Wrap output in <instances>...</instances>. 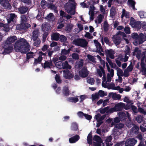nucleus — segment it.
<instances>
[{
	"label": "nucleus",
	"instance_id": "obj_1",
	"mask_svg": "<svg viewBox=\"0 0 146 146\" xmlns=\"http://www.w3.org/2000/svg\"><path fill=\"white\" fill-rule=\"evenodd\" d=\"M30 46L27 41L23 38L17 40L14 45V49L16 52L25 53L30 50Z\"/></svg>",
	"mask_w": 146,
	"mask_h": 146
},
{
	"label": "nucleus",
	"instance_id": "obj_2",
	"mask_svg": "<svg viewBox=\"0 0 146 146\" xmlns=\"http://www.w3.org/2000/svg\"><path fill=\"white\" fill-rule=\"evenodd\" d=\"M17 39V37L14 36L7 38V40L3 44V48H4L3 54H8L12 51L13 48L11 44L14 42Z\"/></svg>",
	"mask_w": 146,
	"mask_h": 146
},
{
	"label": "nucleus",
	"instance_id": "obj_3",
	"mask_svg": "<svg viewBox=\"0 0 146 146\" xmlns=\"http://www.w3.org/2000/svg\"><path fill=\"white\" fill-rule=\"evenodd\" d=\"M75 0H69V2L65 5V9L69 14L73 15L75 13V9L76 3Z\"/></svg>",
	"mask_w": 146,
	"mask_h": 146
},
{
	"label": "nucleus",
	"instance_id": "obj_4",
	"mask_svg": "<svg viewBox=\"0 0 146 146\" xmlns=\"http://www.w3.org/2000/svg\"><path fill=\"white\" fill-rule=\"evenodd\" d=\"M127 50L125 51V56L120 55L118 58L116 59V62L117 65L120 67L121 66V63L120 61L122 62H125L127 61L129 56V55L130 53V49L128 47L126 48Z\"/></svg>",
	"mask_w": 146,
	"mask_h": 146
},
{
	"label": "nucleus",
	"instance_id": "obj_5",
	"mask_svg": "<svg viewBox=\"0 0 146 146\" xmlns=\"http://www.w3.org/2000/svg\"><path fill=\"white\" fill-rule=\"evenodd\" d=\"M21 24L18 25L16 26V29L18 30L22 29H25L30 27V25L26 23L28 19V17L25 15H22L21 17Z\"/></svg>",
	"mask_w": 146,
	"mask_h": 146
},
{
	"label": "nucleus",
	"instance_id": "obj_6",
	"mask_svg": "<svg viewBox=\"0 0 146 146\" xmlns=\"http://www.w3.org/2000/svg\"><path fill=\"white\" fill-rule=\"evenodd\" d=\"M126 113H124L122 112H120L118 113L119 117L120 120H123L125 119L126 117V114L127 117H128L129 122V123H126V126L129 127H131L132 125V124L131 123V119L130 117V115L127 112H126Z\"/></svg>",
	"mask_w": 146,
	"mask_h": 146
},
{
	"label": "nucleus",
	"instance_id": "obj_7",
	"mask_svg": "<svg viewBox=\"0 0 146 146\" xmlns=\"http://www.w3.org/2000/svg\"><path fill=\"white\" fill-rule=\"evenodd\" d=\"M73 42L75 45L83 48L86 47L88 44V42L84 39H79L74 40Z\"/></svg>",
	"mask_w": 146,
	"mask_h": 146
},
{
	"label": "nucleus",
	"instance_id": "obj_8",
	"mask_svg": "<svg viewBox=\"0 0 146 146\" xmlns=\"http://www.w3.org/2000/svg\"><path fill=\"white\" fill-rule=\"evenodd\" d=\"M42 29L44 32L43 35V39H45L48 35V32L51 30V26L48 23H45L42 25Z\"/></svg>",
	"mask_w": 146,
	"mask_h": 146
},
{
	"label": "nucleus",
	"instance_id": "obj_9",
	"mask_svg": "<svg viewBox=\"0 0 146 146\" xmlns=\"http://www.w3.org/2000/svg\"><path fill=\"white\" fill-rule=\"evenodd\" d=\"M133 55H136L137 58L138 59H139L141 58L143 59L145 56V53L144 52L141 53L140 50L137 48H135L133 52Z\"/></svg>",
	"mask_w": 146,
	"mask_h": 146
},
{
	"label": "nucleus",
	"instance_id": "obj_10",
	"mask_svg": "<svg viewBox=\"0 0 146 146\" xmlns=\"http://www.w3.org/2000/svg\"><path fill=\"white\" fill-rule=\"evenodd\" d=\"M106 64L108 70V72H110V73H108L107 74L106 81L109 82L111 81V78L114 75V70L112 69H110L108 63H106Z\"/></svg>",
	"mask_w": 146,
	"mask_h": 146
},
{
	"label": "nucleus",
	"instance_id": "obj_11",
	"mask_svg": "<svg viewBox=\"0 0 146 146\" xmlns=\"http://www.w3.org/2000/svg\"><path fill=\"white\" fill-rule=\"evenodd\" d=\"M94 41L96 48V50L94 51L99 53L100 55L104 56V52L102 50V48L100 44L96 40H94Z\"/></svg>",
	"mask_w": 146,
	"mask_h": 146
},
{
	"label": "nucleus",
	"instance_id": "obj_12",
	"mask_svg": "<svg viewBox=\"0 0 146 146\" xmlns=\"http://www.w3.org/2000/svg\"><path fill=\"white\" fill-rule=\"evenodd\" d=\"M124 106V104L122 103H119L115 105V106L111 108L112 113L121 110Z\"/></svg>",
	"mask_w": 146,
	"mask_h": 146
},
{
	"label": "nucleus",
	"instance_id": "obj_13",
	"mask_svg": "<svg viewBox=\"0 0 146 146\" xmlns=\"http://www.w3.org/2000/svg\"><path fill=\"white\" fill-rule=\"evenodd\" d=\"M146 40V34H144L143 33L140 34L139 35V40L138 42H137L136 40H135L133 43L134 45L136 46L138 44H140Z\"/></svg>",
	"mask_w": 146,
	"mask_h": 146
},
{
	"label": "nucleus",
	"instance_id": "obj_14",
	"mask_svg": "<svg viewBox=\"0 0 146 146\" xmlns=\"http://www.w3.org/2000/svg\"><path fill=\"white\" fill-rule=\"evenodd\" d=\"M105 115L101 116L100 113H98L95 116V118L96 120L97 123V127H99L102 122V120L105 117Z\"/></svg>",
	"mask_w": 146,
	"mask_h": 146
},
{
	"label": "nucleus",
	"instance_id": "obj_15",
	"mask_svg": "<svg viewBox=\"0 0 146 146\" xmlns=\"http://www.w3.org/2000/svg\"><path fill=\"white\" fill-rule=\"evenodd\" d=\"M63 72V77L66 79H70L74 77L73 74L68 70H64Z\"/></svg>",
	"mask_w": 146,
	"mask_h": 146
},
{
	"label": "nucleus",
	"instance_id": "obj_16",
	"mask_svg": "<svg viewBox=\"0 0 146 146\" xmlns=\"http://www.w3.org/2000/svg\"><path fill=\"white\" fill-rule=\"evenodd\" d=\"M93 145L94 146H100L102 142L101 138L98 136L95 135L93 138Z\"/></svg>",
	"mask_w": 146,
	"mask_h": 146
},
{
	"label": "nucleus",
	"instance_id": "obj_17",
	"mask_svg": "<svg viewBox=\"0 0 146 146\" xmlns=\"http://www.w3.org/2000/svg\"><path fill=\"white\" fill-rule=\"evenodd\" d=\"M137 142V140L134 138H132L127 140L125 143V146H133Z\"/></svg>",
	"mask_w": 146,
	"mask_h": 146
},
{
	"label": "nucleus",
	"instance_id": "obj_18",
	"mask_svg": "<svg viewBox=\"0 0 146 146\" xmlns=\"http://www.w3.org/2000/svg\"><path fill=\"white\" fill-rule=\"evenodd\" d=\"M89 72L88 71L86 67H84L79 72V74L80 76L83 78L86 77L88 75Z\"/></svg>",
	"mask_w": 146,
	"mask_h": 146
},
{
	"label": "nucleus",
	"instance_id": "obj_19",
	"mask_svg": "<svg viewBox=\"0 0 146 146\" xmlns=\"http://www.w3.org/2000/svg\"><path fill=\"white\" fill-rule=\"evenodd\" d=\"M39 56L37 59H35V62L34 63V64L35 65L38 63H40L41 62L42 58L45 57V54L42 53V52H40L39 53Z\"/></svg>",
	"mask_w": 146,
	"mask_h": 146
},
{
	"label": "nucleus",
	"instance_id": "obj_20",
	"mask_svg": "<svg viewBox=\"0 0 146 146\" xmlns=\"http://www.w3.org/2000/svg\"><path fill=\"white\" fill-rule=\"evenodd\" d=\"M108 89H113L117 90H119L120 93H121L123 91V88H121L119 86H115V85L113 84H109L108 86Z\"/></svg>",
	"mask_w": 146,
	"mask_h": 146
},
{
	"label": "nucleus",
	"instance_id": "obj_21",
	"mask_svg": "<svg viewBox=\"0 0 146 146\" xmlns=\"http://www.w3.org/2000/svg\"><path fill=\"white\" fill-rule=\"evenodd\" d=\"M0 4L5 8L8 10H9L11 8V6L7 0H0Z\"/></svg>",
	"mask_w": 146,
	"mask_h": 146
},
{
	"label": "nucleus",
	"instance_id": "obj_22",
	"mask_svg": "<svg viewBox=\"0 0 146 146\" xmlns=\"http://www.w3.org/2000/svg\"><path fill=\"white\" fill-rule=\"evenodd\" d=\"M17 18V16L15 14H10L7 16V20L8 23L10 24L13 22V20H15Z\"/></svg>",
	"mask_w": 146,
	"mask_h": 146
},
{
	"label": "nucleus",
	"instance_id": "obj_23",
	"mask_svg": "<svg viewBox=\"0 0 146 146\" xmlns=\"http://www.w3.org/2000/svg\"><path fill=\"white\" fill-rule=\"evenodd\" d=\"M99 69H97V73L99 76L101 77L102 76H103V77L105 78V72L102 68V67L99 66Z\"/></svg>",
	"mask_w": 146,
	"mask_h": 146
},
{
	"label": "nucleus",
	"instance_id": "obj_24",
	"mask_svg": "<svg viewBox=\"0 0 146 146\" xmlns=\"http://www.w3.org/2000/svg\"><path fill=\"white\" fill-rule=\"evenodd\" d=\"M105 52L107 56L110 57L111 59H113L114 58V51L112 49L106 50Z\"/></svg>",
	"mask_w": 146,
	"mask_h": 146
},
{
	"label": "nucleus",
	"instance_id": "obj_25",
	"mask_svg": "<svg viewBox=\"0 0 146 146\" xmlns=\"http://www.w3.org/2000/svg\"><path fill=\"white\" fill-rule=\"evenodd\" d=\"M111 109H109V107L108 106L104 108H100L98 110V111L104 114L105 113H111Z\"/></svg>",
	"mask_w": 146,
	"mask_h": 146
},
{
	"label": "nucleus",
	"instance_id": "obj_26",
	"mask_svg": "<svg viewBox=\"0 0 146 146\" xmlns=\"http://www.w3.org/2000/svg\"><path fill=\"white\" fill-rule=\"evenodd\" d=\"M54 1V0H48V2L47 6L49 8H50L54 10V12L55 13H57V11L56 10V7L54 5L52 4V3Z\"/></svg>",
	"mask_w": 146,
	"mask_h": 146
},
{
	"label": "nucleus",
	"instance_id": "obj_27",
	"mask_svg": "<svg viewBox=\"0 0 146 146\" xmlns=\"http://www.w3.org/2000/svg\"><path fill=\"white\" fill-rule=\"evenodd\" d=\"M108 96L109 97L112 98L114 100H117L121 98V96L120 95L117 94L113 92L109 93Z\"/></svg>",
	"mask_w": 146,
	"mask_h": 146
},
{
	"label": "nucleus",
	"instance_id": "obj_28",
	"mask_svg": "<svg viewBox=\"0 0 146 146\" xmlns=\"http://www.w3.org/2000/svg\"><path fill=\"white\" fill-rule=\"evenodd\" d=\"M112 139V137L111 136L107 137L105 138V141L106 144V146H111L112 145L113 143L111 142Z\"/></svg>",
	"mask_w": 146,
	"mask_h": 146
},
{
	"label": "nucleus",
	"instance_id": "obj_29",
	"mask_svg": "<svg viewBox=\"0 0 146 146\" xmlns=\"http://www.w3.org/2000/svg\"><path fill=\"white\" fill-rule=\"evenodd\" d=\"M145 62L143 60L141 59V71L142 72L143 75H145L146 74V66L145 64Z\"/></svg>",
	"mask_w": 146,
	"mask_h": 146
},
{
	"label": "nucleus",
	"instance_id": "obj_30",
	"mask_svg": "<svg viewBox=\"0 0 146 146\" xmlns=\"http://www.w3.org/2000/svg\"><path fill=\"white\" fill-rule=\"evenodd\" d=\"M79 139V136L77 135L70 138L69 139V141L70 143H76Z\"/></svg>",
	"mask_w": 146,
	"mask_h": 146
},
{
	"label": "nucleus",
	"instance_id": "obj_31",
	"mask_svg": "<svg viewBox=\"0 0 146 146\" xmlns=\"http://www.w3.org/2000/svg\"><path fill=\"white\" fill-rule=\"evenodd\" d=\"M136 3L133 0H128L127 4L129 7H131L133 10H136L135 7V5Z\"/></svg>",
	"mask_w": 146,
	"mask_h": 146
},
{
	"label": "nucleus",
	"instance_id": "obj_32",
	"mask_svg": "<svg viewBox=\"0 0 146 146\" xmlns=\"http://www.w3.org/2000/svg\"><path fill=\"white\" fill-rule=\"evenodd\" d=\"M113 40L114 43L116 45L119 44L121 42L120 38L117 35H115L113 36Z\"/></svg>",
	"mask_w": 146,
	"mask_h": 146
},
{
	"label": "nucleus",
	"instance_id": "obj_33",
	"mask_svg": "<svg viewBox=\"0 0 146 146\" xmlns=\"http://www.w3.org/2000/svg\"><path fill=\"white\" fill-rule=\"evenodd\" d=\"M104 18V15L100 14L97 17L95 20V22L96 24L100 23L102 21Z\"/></svg>",
	"mask_w": 146,
	"mask_h": 146
},
{
	"label": "nucleus",
	"instance_id": "obj_34",
	"mask_svg": "<svg viewBox=\"0 0 146 146\" xmlns=\"http://www.w3.org/2000/svg\"><path fill=\"white\" fill-rule=\"evenodd\" d=\"M67 100L68 102L75 103L78 101L79 99L76 97H69L67 99Z\"/></svg>",
	"mask_w": 146,
	"mask_h": 146
},
{
	"label": "nucleus",
	"instance_id": "obj_35",
	"mask_svg": "<svg viewBox=\"0 0 146 146\" xmlns=\"http://www.w3.org/2000/svg\"><path fill=\"white\" fill-rule=\"evenodd\" d=\"M60 34L58 33H53L51 35L52 39L55 40H57L59 38Z\"/></svg>",
	"mask_w": 146,
	"mask_h": 146
},
{
	"label": "nucleus",
	"instance_id": "obj_36",
	"mask_svg": "<svg viewBox=\"0 0 146 146\" xmlns=\"http://www.w3.org/2000/svg\"><path fill=\"white\" fill-rule=\"evenodd\" d=\"M38 30L35 29L33 32V40L39 39L38 38Z\"/></svg>",
	"mask_w": 146,
	"mask_h": 146
},
{
	"label": "nucleus",
	"instance_id": "obj_37",
	"mask_svg": "<svg viewBox=\"0 0 146 146\" xmlns=\"http://www.w3.org/2000/svg\"><path fill=\"white\" fill-rule=\"evenodd\" d=\"M45 19L50 21H53L54 20L55 18L53 14L50 13L47 17H45Z\"/></svg>",
	"mask_w": 146,
	"mask_h": 146
},
{
	"label": "nucleus",
	"instance_id": "obj_38",
	"mask_svg": "<svg viewBox=\"0 0 146 146\" xmlns=\"http://www.w3.org/2000/svg\"><path fill=\"white\" fill-rule=\"evenodd\" d=\"M52 67V62L46 61L44 63L43 67L44 68H51Z\"/></svg>",
	"mask_w": 146,
	"mask_h": 146
},
{
	"label": "nucleus",
	"instance_id": "obj_39",
	"mask_svg": "<svg viewBox=\"0 0 146 146\" xmlns=\"http://www.w3.org/2000/svg\"><path fill=\"white\" fill-rule=\"evenodd\" d=\"M102 79L103 80L102 83V87L105 88H108L109 84L107 82H108L106 81L105 78L102 77Z\"/></svg>",
	"mask_w": 146,
	"mask_h": 146
},
{
	"label": "nucleus",
	"instance_id": "obj_40",
	"mask_svg": "<svg viewBox=\"0 0 146 146\" xmlns=\"http://www.w3.org/2000/svg\"><path fill=\"white\" fill-rule=\"evenodd\" d=\"M125 17L126 18H129V13L126 11L124 9L122 10V14L121 16V17L123 18V17Z\"/></svg>",
	"mask_w": 146,
	"mask_h": 146
},
{
	"label": "nucleus",
	"instance_id": "obj_41",
	"mask_svg": "<svg viewBox=\"0 0 146 146\" xmlns=\"http://www.w3.org/2000/svg\"><path fill=\"white\" fill-rule=\"evenodd\" d=\"M0 27H3L4 28V30L6 32L9 31L11 28L7 24H4L1 23H0Z\"/></svg>",
	"mask_w": 146,
	"mask_h": 146
},
{
	"label": "nucleus",
	"instance_id": "obj_42",
	"mask_svg": "<svg viewBox=\"0 0 146 146\" xmlns=\"http://www.w3.org/2000/svg\"><path fill=\"white\" fill-rule=\"evenodd\" d=\"M19 11L21 14L25 13L27 12L28 10V8L26 7H22L18 9Z\"/></svg>",
	"mask_w": 146,
	"mask_h": 146
},
{
	"label": "nucleus",
	"instance_id": "obj_43",
	"mask_svg": "<svg viewBox=\"0 0 146 146\" xmlns=\"http://www.w3.org/2000/svg\"><path fill=\"white\" fill-rule=\"evenodd\" d=\"M62 92L65 96H67L69 95V91L68 86H65L64 87L62 90Z\"/></svg>",
	"mask_w": 146,
	"mask_h": 146
},
{
	"label": "nucleus",
	"instance_id": "obj_44",
	"mask_svg": "<svg viewBox=\"0 0 146 146\" xmlns=\"http://www.w3.org/2000/svg\"><path fill=\"white\" fill-rule=\"evenodd\" d=\"M62 68H68L70 69L71 68V66H70L68 63L67 61H65L64 62H62Z\"/></svg>",
	"mask_w": 146,
	"mask_h": 146
},
{
	"label": "nucleus",
	"instance_id": "obj_45",
	"mask_svg": "<svg viewBox=\"0 0 146 146\" xmlns=\"http://www.w3.org/2000/svg\"><path fill=\"white\" fill-rule=\"evenodd\" d=\"M116 13V9L114 7H112L110 10V16L113 17Z\"/></svg>",
	"mask_w": 146,
	"mask_h": 146
},
{
	"label": "nucleus",
	"instance_id": "obj_46",
	"mask_svg": "<svg viewBox=\"0 0 146 146\" xmlns=\"http://www.w3.org/2000/svg\"><path fill=\"white\" fill-rule=\"evenodd\" d=\"M131 36L133 38L135 39L133 41V42L135 40H136L137 41L136 42H138V41H139V38H138L139 37V36L138 35L137 33H133L131 34Z\"/></svg>",
	"mask_w": 146,
	"mask_h": 146
},
{
	"label": "nucleus",
	"instance_id": "obj_47",
	"mask_svg": "<svg viewBox=\"0 0 146 146\" xmlns=\"http://www.w3.org/2000/svg\"><path fill=\"white\" fill-rule=\"evenodd\" d=\"M92 133H89L88 136L87 138L88 142L89 144H91L92 143Z\"/></svg>",
	"mask_w": 146,
	"mask_h": 146
},
{
	"label": "nucleus",
	"instance_id": "obj_48",
	"mask_svg": "<svg viewBox=\"0 0 146 146\" xmlns=\"http://www.w3.org/2000/svg\"><path fill=\"white\" fill-rule=\"evenodd\" d=\"M139 128L136 125H134L132 128L131 132L132 133L136 134L138 132Z\"/></svg>",
	"mask_w": 146,
	"mask_h": 146
},
{
	"label": "nucleus",
	"instance_id": "obj_49",
	"mask_svg": "<svg viewBox=\"0 0 146 146\" xmlns=\"http://www.w3.org/2000/svg\"><path fill=\"white\" fill-rule=\"evenodd\" d=\"M83 60H80L77 61L76 63V67L80 68L82 66L83 64Z\"/></svg>",
	"mask_w": 146,
	"mask_h": 146
},
{
	"label": "nucleus",
	"instance_id": "obj_50",
	"mask_svg": "<svg viewBox=\"0 0 146 146\" xmlns=\"http://www.w3.org/2000/svg\"><path fill=\"white\" fill-rule=\"evenodd\" d=\"M56 66L59 68H62V61H58L56 62L55 64Z\"/></svg>",
	"mask_w": 146,
	"mask_h": 146
},
{
	"label": "nucleus",
	"instance_id": "obj_51",
	"mask_svg": "<svg viewBox=\"0 0 146 146\" xmlns=\"http://www.w3.org/2000/svg\"><path fill=\"white\" fill-rule=\"evenodd\" d=\"M57 43L56 42H53L50 44V46L51 47H55V49L54 50L55 51H57L59 50V47L57 46Z\"/></svg>",
	"mask_w": 146,
	"mask_h": 146
},
{
	"label": "nucleus",
	"instance_id": "obj_52",
	"mask_svg": "<svg viewBox=\"0 0 146 146\" xmlns=\"http://www.w3.org/2000/svg\"><path fill=\"white\" fill-rule=\"evenodd\" d=\"M98 93L99 97L100 96L101 97H103L104 96H106L107 95V92H105L103 91L102 90H99Z\"/></svg>",
	"mask_w": 146,
	"mask_h": 146
},
{
	"label": "nucleus",
	"instance_id": "obj_53",
	"mask_svg": "<svg viewBox=\"0 0 146 146\" xmlns=\"http://www.w3.org/2000/svg\"><path fill=\"white\" fill-rule=\"evenodd\" d=\"M87 81L88 83L91 85L94 84V79L90 77H88L87 78Z\"/></svg>",
	"mask_w": 146,
	"mask_h": 146
},
{
	"label": "nucleus",
	"instance_id": "obj_54",
	"mask_svg": "<svg viewBox=\"0 0 146 146\" xmlns=\"http://www.w3.org/2000/svg\"><path fill=\"white\" fill-rule=\"evenodd\" d=\"M117 75L118 76H123V73L122 70L119 68H117Z\"/></svg>",
	"mask_w": 146,
	"mask_h": 146
},
{
	"label": "nucleus",
	"instance_id": "obj_55",
	"mask_svg": "<svg viewBox=\"0 0 146 146\" xmlns=\"http://www.w3.org/2000/svg\"><path fill=\"white\" fill-rule=\"evenodd\" d=\"M135 26L133 27H135L138 29H139L141 28V22L140 21H137L135 23L134 25Z\"/></svg>",
	"mask_w": 146,
	"mask_h": 146
},
{
	"label": "nucleus",
	"instance_id": "obj_56",
	"mask_svg": "<svg viewBox=\"0 0 146 146\" xmlns=\"http://www.w3.org/2000/svg\"><path fill=\"white\" fill-rule=\"evenodd\" d=\"M139 15L140 17L142 18L146 17V12L143 11H140L139 12Z\"/></svg>",
	"mask_w": 146,
	"mask_h": 146
},
{
	"label": "nucleus",
	"instance_id": "obj_57",
	"mask_svg": "<svg viewBox=\"0 0 146 146\" xmlns=\"http://www.w3.org/2000/svg\"><path fill=\"white\" fill-rule=\"evenodd\" d=\"M137 21H136L135 19L132 17H131L130 18V21L129 23V25L132 27H134L135 26V23Z\"/></svg>",
	"mask_w": 146,
	"mask_h": 146
},
{
	"label": "nucleus",
	"instance_id": "obj_58",
	"mask_svg": "<svg viewBox=\"0 0 146 146\" xmlns=\"http://www.w3.org/2000/svg\"><path fill=\"white\" fill-rule=\"evenodd\" d=\"M78 125L77 124L75 123H72L71 126V129L73 130H76L78 129Z\"/></svg>",
	"mask_w": 146,
	"mask_h": 146
},
{
	"label": "nucleus",
	"instance_id": "obj_59",
	"mask_svg": "<svg viewBox=\"0 0 146 146\" xmlns=\"http://www.w3.org/2000/svg\"><path fill=\"white\" fill-rule=\"evenodd\" d=\"M123 101L127 103L128 104H130L131 105L133 104V101L130 100L127 97H125Z\"/></svg>",
	"mask_w": 146,
	"mask_h": 146
},
{
	"label": "nucleus",
	"instance_id": "obj_60",
	"mask_svg": "<svg viewBox=\"0 0 146 146\" xmlns=\"http://www.w3.org/2000/svg\"><path fill=\"white\" fill-rule=\"evenodd\" d=\"M92 99L93 101H94L96 99H98L99 98V96L98 93L92 94Z\"/></svg>",
	"mask_w": 146,
	"mask_h": 146
},
{
	"label": "nucleus",
	"instance_id": "obj_61",
	"mask_svg": "<svg viewBox=\"0 0 146 146\" xmlns=\"http://www.w3.org/2000/svg\"><path fill=\"white\" fill-rule=\"evenodd\" d=\"M70 50V48H69L67 50L65 49L62 50L61 51V54L66 55L67 54H68Z\"/></svg>",
	"mask_w": 146,
	"mask_h": 146
},
{
	"label": "nucleus",
	"instance_id": "obj_62",
	"mask_svg": "<svg viewBox=\"0 0 146 146\" xmlns=\"http://www.w3.org/2000/svg\"><path fill=\"white\" fill-rule=\"evenodd\" d=\"M113 133L115 137V138L116 136L119 135L121 134V132L120 131L117 130V129H115L114 131H113Z\"/></svg>",
	"mask_w": 146,
	"mask_h": 146
},
{
	"label": "nucleus",
	"instance_id": "obj_63",
	"mask_svg": "<svg viewBox=\"0 0 146 146\" xmlns=\"http://www.w3.org/2000/svg\"><path fill=\"white\" fill-rule=\"evenodd\" d=\"M124 31L125 33L127 34H129L131 33L130 28L129 27L127 26L125 27L124 28Z\"/></svg>",
	"mask_w": 146,
	"mask_h": 146
},
{
	"label": "nucleus",
	"instance_id": "obj_64",
	"mask_svg": "<svg viewBox=\"0 0 146 146\" xmlns=\"http://www.w3.org/2000/svg\"><path fill=\"white\" fill-rule=\"evenodd\" d=\"M84 36L85 37L89 39H91L93 38V36L89 32H86Z\"/></svg>",
	"mask_w": 146,
	"mask_h": 146
}]
</instances>
